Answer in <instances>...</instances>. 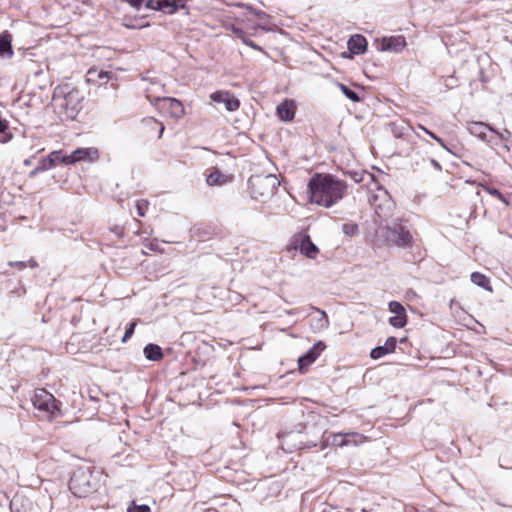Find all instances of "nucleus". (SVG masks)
<instances>
[{
  "instance_id": "f257e3e1",
  "label": "nucleus",
  "mask_w": 512,
  "mask_h": 512,
  "mask_svg": "<svg viewBox=\"0 0 512 512\" xmlns=\"http://www.w3.org/2000/svg\"><path fill=\"white\" fill-rule=\"evenodd\" d=\"M346 190V183L331 174L316 173L308 182L310 202L325 208L339 202Z\"/></svg>"
},
{
  "instance_id": "f03ea898",
  "label": "nucleus",
  "mask_w": 512,
  "mask_h": 512,
  "mask_svg": "<svg viewBox=\"0 0 512 512\" xmlns=\"http://www.w3.org/2000/svg\"><path fill=\"white\" fill-rule=\"evenodd\" d=\"M103 473L92 466L76 468L69 480V489L76 497L83 498L98 491Z\"/></svg>"
},
{
  "instance_id": "7ed1b4c3",
  "label": "nucleus",
  "mask_w": 512,
  "mask_h": 512,
  "mask_svg": "<svg viewBox=\"0 0 512 512\" xmlns=\"http://www.w3.org/2000/svg\"><path fill=\"white\" fill-rule=\"evenodd\" d=\"M83 96L76 88L63 87L56 89L53 95V102L60 113L66 119H75L82 108Z\"/></svg>"
},
{
  "instance_id": "20e7f679",
  "label": "nucleus",
  "mask_w": 512,
  "mask_h": 512,
  "mask_svg": "<svg viewBox=\"0 0 512 512\" xmlns=\"http://www.w3.org/2000/svg\"><path fill=\"white\" fill-rule=\"evenodd\" d=\"M279 184L273 174L252 175L248 180V189L253 199L265 201L274 195Z\"/></svg>"
},
{
  "instance_id": "39448f33",
  "label": "nucleus",
  "mask_w": 512,
  "mask_h": 512,
  "mask_svg": "<svg viewBox=\"0 0 512 512\" xmlns=\"http://www.w3.org/2000/svg\"><path fill=\"white\" fill-rule=\"evenodd\" d=\"M381 235L387 243L398 247H410L413 243V237L408 229L397 220H393L386 225L379 227Z\"/></svg>"
},
{
  "instance_id": "423d86ee",
  "label": "nucleus",
  "mask_w": 512,
  "mask_h": 512,
  "mask_svg": "<svg viewBox=\"0 0 512 512\" xmlns=\"http://www.w3.org/2000/svg\"><path fill=\"white\" fill-rule=\"evenodd\" d=\"M32 403L34 408L42 413L41 416L48 420L54 419L61 414L57 400L45 389L35 390Z\"/></svg>"
},
{
  "instance_id": "0eeeda50",
  "label": "nucleus",
  "mask_w": 512,
  "mask_h": 512,
  "mask_svg": "<svg viewBox=\"0 0 512 512\" xmlns=\"http://www.w3.org/2000/svg\"><path fill=\"white\" fill-rule=\"evenodd\" d=\"M382 195H373L370 199V203L374 208L376 216L381 221H387L392 215V211L395 207V203L388 195V192L384 189H379Z\"/></svg>"
},
{
  "instance_id": "6e6552de",
  "label": "nucleus",
  "mask_w": 512,
  "mask_h": 512,
  "mask_svg": "<svg viewBox=\"0 0 512 512\" xmlns=\"http://www.w3.org/2000/svg\"><path fill=\"white\" fill-rule=\"evenodd\" d=\"M187 0H147L146 8L161 11L164 14H174L186 7Z\"/></svg>"
},
{
  "instance_id": "1a4fd4ad",
  "label": "nucleus",
  "mask_w": 512,
  "mask_h": 512,
  "mask_svg": "<svg viewBox=\"0 0 512 512\" xmlns=\"http://www.w3.org/2000/svg\"><path fill=\"white\" fill-rule=\"evenodd\" d=\"M99 158V151L97 148L88 147V148H77L69 155H64L61 159L64 164H74L80 161H96Z\"/></svg>"
},
{
  "instance_id": "9d476101",
  "label": "nucleus",
  "mask_w": 512,
  "mask_h": 512,
  "mask_svg": "<svg viewBox=\"0 0 512 512\" xmlns=\"http://www.w3.org/2000/svg\"><path fill=\"white\" fill-rule=\"evenodd\" d=\"M292 245L295 249H299L303 255L310 259H315L319 253L318 247L312 242L310 236L307 234L296 235L293 239Z\"/></svg>"
},
{
  "instance_id": "9b49d317",
  "label": "nucleus",
  "mask_w": 512,
  "mask_h": 512,
  "mask_svg": "<svg viewBox=\"0 0 512 512\" xmlns=\"http://www.w3.org/2000/svg\"><path fill=\"white\" fill-rule=\"evenodd\" d=\"M210 99L215 103H222L225 109L233 112L239 109L240 101L229 91H216L210 95Z\"/></svg>"
},
{
  "instance_id": "f8f14e48",
  "label": "nucleus",
  "mask_w": 512,
  "mask_h": 512,
  "mask_svg": "<svg viewBox=\"0 0 512 512\" xmlns=\"http://www.w3.org/2000/svg\"><path fill=\"white\" fill-rule=\"evenodd\" d=\"M406 47L405 37L402 35L384 37L381 40L380 51L399 53Z\"/></svg>"
},
{
  "instance_id": "ddd939ff",
  "label": "nucleus",
  "mask_w": 512,
  "mask_h": 512,
  "mask_svg": "<svg viewBox=\"0 0 512 512\" xmlns=\"http://www.w3.org/2000/svg\"><path fill=\"white\" fill-rule=\"evenodd\" d=\"M365 437L357 432L337 433L333 436V443L340 447L350 444L358 445L363 443Z\"/></svg>"
},
{
  "instance_id": "4468645a",
  "label": "nucleus",
  "mask_w": 512,
  "mask_h": 512,
  "mask_svg": "<svg viewBox=\"0 0 512 512\" xmlns=\"http://www.w3.org/2000/svg\"><path fill=\"white\" fill-rule=\"evenodd\" d=\"M324 344L320 341L309 349L307 353L299 357L298 365L301 371H304L309 365H311L320 355V352L324 349Z\"/></svg>"
},
{
  "instance_id": "2eb2a0df",
  "label": "nucleus",
  "mask_w": 512,
  "mask_h": 512,
  "mask_svg": "<svg viewBox=\"0 0 512 512\" xmlns=\"http://www.w3.org/2000/svg\"><path fill=\"white\" fill-rule=\"evenodd\" d=\"M466 128L471 135L478 137L482 141L488 142L490 140L487 139L486 131L495 132V129L492 128L490 125L476 121L467 122Z\"/></svg>"
},
{
  "instance_id": "dca6fc26",
  "label": "nucleus",
  "mask_w": 512,
  "mask_h": 512,
  "mask_svg": "<svg viewBox=\"0 0 512 512\" xmlns=\"http://www.w3.org/2000/svg\"><path fill=\"white\" fill-rule=\"evenodd\" d=\"M111 75L112 72L99 70L93 67L87 71L86 77L87 82L98 84L100 86L107 83V81L111 78Z\"/></svg>"
},
{
  "instance_id": "f3484780",
  "label": "nucleus",
  "mask_w": 512,
  "mask_h": 512,
  "mask_svg": "<svg viewBox=\"0 0 512 512\" xmlns=\"http://www.w3.org/2000/svg\"><path fill=\"white\" fill-rule=\"evenodd\" d=\"M397 340L395 337L387 338L386 342L382 346H377L371 350L370 356L372 359H379L386 354L393 352L396 348Z\"/></svg>"
},
{
  "instance_id": "a211bd4d",
  "label": "nucleus",
  "mask_w": 512,
  "mask_h": 512,
  "mask_svg": "<svg viewBox=\"0 0 512 512\" xmlns=\"http://www.w3.org/2000/svg\"><path fill=\"white\" fill-rule=\"evenodd\" d=\"M347 44L349 51L356 55L363 54L367 48L366 38L359 34L351 36Z\"/></svg>"
},
{
  "instance_id": "6ab92c4d",
  "label": "nucleus",
  "mask_w": 512,
  "mask_h": 512,
  "mask_svg": "<svg viewBox=\"0 0 512 512\" xmlns=\"http://www.w3.org/2000/svg\"><path fill=\"white\" fill-rule=\"evenodd\" d=\"M277 114L283 121H291L295 116V106L292 101L285 100L277 107Z\"/></svg>"
},
{
  "instance_id": "aec40b11",
  "label": "nucleus",
  "mask_w": 512,
  "mask_h": 512,
  "mask_svg": "<svg viewBox=\"0 0 512 512\" xmlns=\"http://www.w3.org/2000/svg\"><path fill=\"white\" fill-rule=\"evenodd\" d=\"M144 356L149 361H160L163 358V352L159 345L149 343L143 349Z\"/></svg>"
},
{
  "instance_id": "412c9836",
  "label": "nucleus",
  "mask_w": 512,
  "mask_h": 512,
  "mask_svg": "<svg viewBox=\"0 0 512 512\" xmlns=\"http://www.w3.org/2000/svg\"><path fill=\"white\" fill-rule=\"evenodd\" d=\"M11 42L12 36L8 32H4L0 35V56H7L9 58L13 56Z\"/></svg>"
},
{
  "instance_id": "4be33fe9",
  "label": "nucleus",
  "mask_w": 512,
  "mask_h": 512,
  "mask_svg": "<svg viewBox=\"0 0 512 512\" xmlns=\"http://www.w3.org/2000/svg\"><path fill=\"white\" fill-rule=\"evenodd\" d=\"M228 181V177L224 175L219 169L214 168L206 178L209 186L223 185Z\"/></svg>"
},
{
  "instance_id": "5701e85b",
  "label": "nucleus",
  "mask_w": 512,
  "mask_h": 512,
  "mask_svg": "<svg viewBox=\"0 0 512 512\" xmlns=\"http://www.w3.org/2000/svg\"><path fill=\"white\" fill-rule=\"evenodd\" d=\"M155 100L156 101H162L164 103H168L169 107L172 110V113L174 115H178V113L183 112L182 103L179 100L175 99V98H170V97L160 98V97H157Z\"/></svg>"
},
{
  "instance_id": "b1692460",
  "label": "nucleus",
  "mask_w": 512,
  "mask_h": 512,
  "mask_svg": "<svg viewBox=\"0 0 512 512\" xmlns=\"http://www.w3.org/2000/svg\"><path fill=\"white\" fill-rule=\"evenodd\" d=\"M471 281L472 283L481 288L491 290V288L489 287V279L480 272H473L471 274Z\"/></svg>"
},
{
  "instance_id": "393cba45",
  "label": "nucleus",
  "mask_w": 512,
  "mask_h": 512,
  "mask_svg": "<svg viewBox=\"0 0 512 512\" xmlns=\"http://www.w3.org/2000/svg\"><path fill=\"white\" fill-rule=\"evenodd\" d=\"M234 32H235V34L237 35V37H238L239 39H241V40H242V42H243L245 45H247V46H249V47H251V48H253L254 50H257V51H263V49H262L259 45H257L255 42H253V41H252V40L247 36V34H246L244 31H242V30H240V29H234Z\"/></svg>"
},
{
  "instance_id": "a878e982",
  "label": "nucleus",
  "mask_w": 512,
  "mask_h": 512,
  "mask_svg": "<svg viewBox=\"0 0 512 512\" xmlns=\"http://www.w3.org/2000/svg\"><path fill=\"white\" fill-rule=\"evenodd\" d=\"M317 313L319 314V316L315 319V328L318 330L328 328L329 320L325 311L317 309Z\"/></svg>"
},
{
  "instance_id": "bb28decb",
  "label": "nucleus",
  "mask_w": 512,
  "mask_h": 512,
  "mask_svg": "<svg viewBox=\"0 0 512 512\" xmlns=\"http://www.w3.org/2000/svg\"><path fill=\"white\" fill-rule=\"evenodd\" d=\"M337 86L340 88V90L343 92V94L352 102L360 101V97H359L358 93L355 92L354 90H352L351 88H349L348 86H346L342 83H337Z\"/></svg>"
},
{
  "instance_id": "cd10ccee",
  "label": "nucleus",
  "mask_w": 512,
  "mask_h": 512,
  "mask_svg": "<svg viewBox=\"0 0 512 512\" xmlns=\"http://www.w3.org/2000/svg\"><path fill=\"white\" fill-rule=\"evenodd\" d=\"M406 315H394L389 318V323L395 328H403L406 325Z\"/></svg>"
},
{
  "instance_id": "c85d7f7f",
  "label": "nucleus",
  "mask_w": 512,
  "mask_h": 512,
  "mask_svg": "<svg viewBox=\"0 0 512 512\" xmlns=\"http://www.w3.org/2000/svg\"><path fill=\"white\" fill-rule=\"evenodd\" d=\"M389 311L394 315H406L405 308L397 301H391L388 305Z\"/></svg>"
},
{
  "instance_id": "c756f323",
  "label": "nucleus",
  "mask_w": 512,
  "mask_h": 512,
  "mask_svg": "<svg viewBox=\"0 0 512 512\" xmlns=\"http://www.w3.org/2000/svg\"><path fill=\"white\" fill-rule=\"evenodd\" d=\"M10 266H15L18 269L22 270L26 267L36 268L38 266V263L34 259H30L29 261H16V262H10Z\"/></svg>"
},
{
  "instance_id": "7c9ffc66",
  "label": "nucleus",
  "mask_w": 512,
  "mask_h": 512,
  "mask_svg": "<svg viewBox=\"0 0 512 512\" xmlns=\"http://www.w3.org/2000/svg\"><path fill=\"white\" fill-rule=\"evenodd\" d=\"M483 189L488 193L490 194L491 196H494L496 197L497 199H499L501 202L503 203H506L507 204V200L505 198V196L496 188L494 187H490V186H485V185H482Z\"/></svg>"
},
{
  "instance_id": "2f4dec72",
  "label": "nucleus",
  "mask_w": 512,
  "mask_h": 512,
  "mask_svg": "<svg viewBox=\"0 0 512 512\" xmlns=\"http://www.w3.org/2000/svg\"><path fill=\"white\" fill-rule=\"evenodd\" d=\"M342 231L347 236H354L358 233V225L355 223H345L342 225Z\"/></svg>"
},
{
  "instance_id": "473e14b6",
  "label": "nucleus",
  "mask_w": 512,
  "mask_h": 512,
  "mask_svg": "<svg viewBox=\"0 0 512 512\" xmlns=\"http://www.w3.org/2000/svg\"><path fill=\"white\" fill-rule=\"evenodd\" d=\"M127 512H151L148 505H137L134 501L128 506Z\"/></svg>"
},
{
  "instance_id": "72a5a7b5",
  "label": "nucleus",
  "mask_w": 512,
  "mask_h": 512,
  "mask_svg": "<svg viewBox=\"0 0 512 512\" xmlns=\"http://www.w3.org/2000/svg\"><path fill=\"white\" fill-rule=\"evenodd\" d=\"M53 167V159H50L49 157L41 159L38 163V170H41L42 172L47 171Z\"/></svg>"
},
{
  "instance_id": "f704fd0d",
  "label": "nucleus",
  "mask_w": 512,
  "mask_h": 512,
  "mask_svg": "<svg viewBox=\"0 0 512 512\" xmlns=\"http://www.w3.org/2000/svg\"><path fill=\"white\" fill-rule=\"evenodd\" d=\"M149 203L147 200H139L136 203L137 213L139 216L144 217L148 209Z\"/></svg>"
},
{
  "instance_id": "c9c22d12",
  "label": "nucleus",
  "mask_w": 512,
  "mask_h": 512,
  "mask_svg": "<svg viewBox=\"0 0 512 512\" xmlns=\"http://www.w3.org/2000/svg\"><path fill=\"white\" fill-rule=\"evenodd\" d=\"M421 129H423L431 138H433L439 145H441L444 149H446L448 152L452 153V151L450 150V148H448L443 139H441L440 137H438L437 135H435L433 132L425 129L424 127L420 126Z\"/></svg>"
},
{
  "instance_id": "e433bc0d",
  "label": "nucleus",
  "mask_w": 512,
  "mask_h": 512,
  "mask_svg": "<svg viewBox=\"0 0 512 512\" xmlns=\"http://www.w3.org/2000/svg\"><path fill=\"white\" fill-rule=\"evenodd\" d=\"M136 325L137 323L135 321L129 324L124 336L122 337V342H126L133 335Z\"/></svg>"
},
{
  "instance_id": "4c0bfd02",
  "label": "nucleus",
  "mask_w": 512,
  "mask_h": 512,
  "mask_svg": "<svg viewBox=\"0 0 512 512\" xmlns=\"http://www.w3.org/2000/svg\"><path fill=\"white\" fill-rule=\"evenodd\" d=\"M50 159H53V165L56 166L57 163L62 162L61 159L64 157L61 155L60 151H53L48 156Z\"/></svg>"
},
{
  "instance_id": "58836bf2",
  "label": "nucleus",
  "mask_w": 512,
  "mask_h": 512,
  "mask_svg": "<svg viewBox=\"0 0 512 512\" xmlns=\"http://www.w3.org/2000/svg\"><path fill=\"white\" fill-rule=\"evenodd\" d=\"M295 434L293 432L286 433L283 436V445H289V442L295 438Z\"/></svg>"
},
{
  "instance_id": "ea45409f",
  "label": "nucleus",
  "mask_w": 512,
  "mask_h": 512,
  "mask_svg": "<svg viewBox=\"0 0 512 512\" xmlns=\"http://www.w3.org/2000/svg\"><path fill=\"white\" fill-rule=\"evenodd\" d=\"M148 121H149V123H151V124H154V125L159 126V137H161V136H162V134H163V132H164V125H163L162 123L158 122V121H157V120H155V119H149Z\"/></svg>"
},
{
  "instance_id": "a19ab883",
  "label": "nucleus",
  "mask_w": 512,
  "mask_h": 512,
  "mask_svg": "<svg viewBox=\"0 0 512 512\" xmlns=\"http://www.w3.org/2000/svg\"><path fill=\"white\" fill-rule=\"evenodd\" d=\"M402 130L403 128L401 130H398V127L395 124H393L392 131L396 137H403L405 135V133Z\"/></svg>"
},
{
  "instance_id": "79ce46f5",
  "label": "nucleus",
  "mask_w": 512,
  "mask_h": 512,
  "mask_svg": "<svg viewBox=\"0 0 512 512\" xmlns=\"http://www.w3.org/2000/svg\"><path fill=\"white\" fill-rule=\"evenodd\" d=\"M146 246L152 251H157L159 245L156 240H152Z\"/></svg>"
},
{
  "instance_id": "37998d69",
  "label": "nucleus",
  "mask_w": 512,
  "mask_h": 512,
  "mask_svg": "<svg viewBox=\"0 0 512 512\" xmlns=\"http://www.w3.org/2000/svg\"><path fill=\"white\" fill-rule=\"evenodd\" d=\"M431 164L432 166L437 169L438 171H441L442 170V166L440 165V163L435 160V159H431Z\"/></svg>"
},
{
  "instance_id": "c03bdc74",
  "label": "nucleus",
  "mask_w": 512,
  "mask_h": 512,
  "mask_svg": "<svg viewBox=\"0 0 512 512\" xmlns=\"http://www.w3.org/2000/svg\"><path fill=\"white\" fill-rule=\"evenodd\" d=\"M42 172L41 170H38V165L30 172V177L36 176L38 173Z\"/></svg>"
},
{
  "instance_id": "a18cd8bd",
  "label": "nucleus",
  "mask_w": 512,
  "mask_h": 512,
  "mask_svg": "<svg viewBox=\"0 0 512 512\" xmlns=\"http://www.w3.org/2000/svg\"><path fill=\"white\" fill-rule=\"evenodd\" d=\"M494 133H495L496 135H498L501 139H506V134H504V133H499V132H497L496 130H495V132H494Z\"/></svg>"
},
{
  "instance_id": "49530a36",
  "label": "nucleus",
  "mask_w": 512,
  "mask_h": 512,
  "mask_svg": "<svg viewBox=\"0 0 512 512\" xmlns=\"http://www.w3.org/2000/svg\"><path fill=\"white\" fill-rule=\"evenodd\" d=\"M31 164V159L24 160V165L29 166Z\"/></svg>"
},
{
  "instance_id": "de8ad7c7",
  "label": "nucleus",
  "mask_w": 512,
  "mask_h": 512,
  "mask_svg": "<svg viewBox=\"0 0 512 512\" xmlns=\"http://www.w3.org/2000/svg\"><path fill=\"white\" fill-rule=\"evenodd\" d=\"M297 448H300V446H297V445H293L291 447H289V451H292L293 449H297Z\"/></svg>"
},
{
  "instance_id": "09e8293b",
  "label": "nucleus",
  "mask_w": 512,
  "mask_h": 512,
  "mask_svg": "<svg viewBox=\"0 0 512 512\" xmlns=\"http://www.w3.org/2000/svg\"><path fill=\"white\" fill-rule=\"evenodd\" d=\"M147 98L152 102V99H151V95H150V94H148V95H147Z\"/></svg>"
},
{
  "instance_id": "8fccbe9b",
  "label": "nucleus",
  "mask_w": 512,
  "mask_h": 512,
  "mask_svg": "<svg viewBox=\"0 0 512 512\" xmlns=\"http://www.w3.org/2000/svg\"><path fill=\"white\" fill-rule=\"evenodd\" d=\"M322 512H333V511H332L331 509H329V510H326V509H325V510H323Z\"/></svg>"
},
{
  "instance_id": "3c124183",
  "label": "nucleus",
  "mask_w": 512,
  "mask_h": 512,
  "mask_svg": "<svg viewBox=\"0 0 512 512\" xmlns=\"http://www.w3.org/2000/svg\"><path fill=\"white\" fill-rule=\"evenodd\" d=\"M505 134L510 135V132L508 130H505Z\"/></svg>"
}]
</instances>
